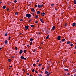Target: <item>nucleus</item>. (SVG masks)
<instances>
[{
    "instance_id": "obj_58",
    "label": "nucleus",
    "mask_w": 76,
    "mask_h": 76,
    "mask_svg": "<svg viewBox=\"0 0 76 76\" xmlns=\"http://www.w3.org/2000/svg\"><path fill=\"white\" fill-rule=\"evenodd\" d=\"M9 37L10 38H11V37H10V36Z\"/></svg>"
},
{
    "instance_id": "obj_53",
    "label": "nucleus",
    "mask_w": 76,
    "mask_h": 76,
    "mask_svg": "<svg viewBox=\"0 0 76 76\" xmlns=\"http://www.w3.org/2000/svg\"><path fill=\"white\" fill-rule=\"evenodd\" d=\"M64 26H66V25L65 24Z\"/></svg>"
},
{
    "instance_id": "obj_50",
    "label": "nucleus",
    "mask_w": 76,
    "mask_h": 76,
    "mask_svg": "<svg viewBox=\"0 0 76 76\" xmlns=\"http://www.w3.org/2000/svg\"><path fill=\"white\" fill-rule=\"evenodd\" d=\"M24 60H26V58H24Z\"/></svg>"
},
{
    "instance_id": "obj_20",
    "label": "nucleus",
    "mask_w": 76,
    "mask_h": 76,
    "mask_svg": "<svg viewBox=\"0 0 76 76\" xmlns=\"http://www.w3.org/2000/svg\"><path fill=\"white\" fill-rule=\"evenodd\" d=\"M64 71H66V72H68V70L67 69H65Z\"/></svg>"
},
{
    "instance_id": "obj_54",
    "label": "nucleus",
    "mask_w": 76,
    "mask_h": 76,
    "mask_svg": "<svg viewBox=\"0 0 76 76\" xmlns=\"http://www.w3.org/2000/svg\"><path fill=\"white\" fill-rule=\"evenodd\" d=\"M12 66H10V67H12Z\"/></svg>"
},
{
    "instance_id": "obj_41",
    "label": "nucleus",
    "mask_w": 76,
    "mask_h": 76,
    "mask_svg": "<svg viewBox=\"0 0 76 76\" xmlns=\"http://www.w3.org/2000/svg\"><path fill=\"white\" fill-rule=\"evenodd\" d=\"M27 47H29V45H27Z\"/></svg>"
},
{
    "instance_id": "obj_9",
    "label": "nucleus",
    "mask_w": 76,
    "mask_h": 76,
    "mask_svg": "<svg viewBox=\"0 0 76 76\" xmlns=\"http://www.w3.org/2000/svg\"><path fill=\"white\" fill-rule=\"evenodd\" d=\"M75 25H76V23H72V26H75Z\"/></svg>"
},
{
    "instance_id": "obj_11",
    "label": "nucleus",
    "mask_w": 76,
    "mask_h": 76,
    "mask_svg": "<svg viewBox=\"0 0 76 76\" xmlns=\"http://www.w3.org/2000/svg\"><path fill=\"white\" fill-rule=\"evenodd\" d=\"M49 37H50V36L48 35L46 37V39H48L49 38Z\"/></svg>"
},
{
    "instance_id": "obj_59",
    "label": "nucleus",
    "mask_w": 76,
    "mask_h": 76,
    "mask_svg": "<svg viewBox=\"0 0 76 76\" xmlns=\"http://www.w3.org/2000/svg\"><path fill=\"white\" fill-rule=\"evenodd\" d=\"M75 48L76 49V46L75 47Z\"/></svg>"
},
{
    "instance_id": "obj_56",
    "label": "nucleus",
    "mask_w": 76,
    "mask_h": 76,
    "mask_svg": "<svg viewBox=\"0 0 76 76\" xmlns=\"http://www.w3.org/2000/svg\"><path fill=\"white\" fill-rule=\"evenodd\" d=\"M9 40H10V38H9Z\"/></svg>"
},
{
    "instance_id": "obj_31",
    "label": "nucleus",
    "mask_w": 76,
    "mask_h": 76,
    "mask_svg": "<svg viewBox=\"0 0 76 76\" xmlns=\"http://www.w3.org/2000/svg\"><path fill=\"white\" fill-rule=\"evenodd\" d=\"M73 44H71L70 45V46H71L72 47L73 46Z\"/></svg>"
},
{
    "instance_id": "obj_62",
    "label": "nucleus",
    "mask_w": 76,
    "mask_h": 76,
    "mask_svg": "<svg viewBox=\"0 0 76 76\" xmlns=\"http://www.w3.org/2000/svg\"><path fill=\"white\" fill-rule=\"evenodd\" d=\"M30 76H32V75H30Z\"/></svg>"
},
{
    "instance_id": "obj_27",
    "label": "nucleus",
    "mask_w": 76,
    "mask_h": 76,
    "mask_svg": "<svg viewBox=\"0 0 76 76\" xmlns=\"http://www.w3.org/2000/svg\"><path fill=\"white\" fill-rule=\"evenodd\" d=\"M30 45H32V42H31L30 43Z\"/></svg>"
},
{
    "instance_id": "obj_3",
    "label": "nucleus",
    "mask_w": 76,
    "mask_h": 76,
    "mask_svg": "<svg viewBox=\"0 0 76 76\" xmlns=\"http://www.w3.org/2000/svg\"><path fill=\"white\" fill-rule=\"evenodd\" d=\"M43 6V5L42 4L41 5H38V7H39V8H40V7H42Z\"/></svg>"
},
{
    "instance_id": "obj_40",
    "label": "nucleus",
    "mask_w": 76,
    "mask_h": 76,
    "mask_svg": "<svg viewBox=\"0 0 76 76\" xmlns=\"http://www.w3.org/2000/svg\"><path fill=\"white\" fill-rule=\"evenodd\" d=\"M1 49H2V48H1L0 47V51H1Z\"/></svg>"
},
{
    "instance_id": "obj_18",
    "label": "nucleus",
    "mask_w": 76,
    "mask_h": 76,
    "mask_svg": "<svg viewBox=\"0 0 76 76\" xmlns=\"http://www.w3.org/2000/svg\"><path fill=\"white\" fill-rule=\"evenodd\" d=\"M40 20L42 23H43V20H42L41 19H40Z\"/></svg>"
},
{
    "instance_id": "obj_7",
    "label": "nucleus",
    "mask_w": 76,
    "mask_h": 76,
    "mask_svg": "<svg viewBox=\"0 0 76 76\" xmlns=\"http://www.w3.org/2000/svg\"><path fill=\"white\" fill-rule=\"evenodd\" d=\"M31 10L32 12H34V11H35V9L34 8H32Z\"/></svg>"
},
{
    "instance_id": "obj_29",
    "label": "nucleus",
    "mask_w": 76,
    "mask_h": 76,
    "mask_svg": "<svg viewBox=\"0 0 76 76\" xmlns=\"http://www.w3.org/2000/svg\"><path fill=\"white\" fill-rule=\"evenodd\" d=\"M35 7H38V5H35Z\"/></svg>"
},
{
    "instance_id": "obj_10",
    "label": "nucleus",
    "mask_w": 76,
    "mask_h": 76,
    "mask_svg": "<svg viewBox=\"0 0 76 76\" xmlns=\"http://www.w3.org/2000/svg\"><path fill=\"white\" fill-rule=\"evenodd\" d=\"M71 43V42H70V41H68L66 42L67 44H70Z\"/></svg>"
},
{
    "instance_id": "obj_47",
    "label": "nucleus",
    "mask_w": 76,
    "mask_h": 76,
    "mask_svg": "<svg viewBox=\"0 0 76 76\" xmlns=\"http://www.w3.org/2000/svg\"><path fill=\"white\" fill-rule=\"evenodd\" d=\"M36 73H38V72L37 71H36Z\"/></svg>"
},
{
    "instance_id": "obj_22",
    "label": "nucleus",
    "mask_w": 76,
    "mask_h": 76,
    "mask_svg": "<svg viewBox=\"0 0 76 76\" xmlns=\"http://www.w3.org/2000/svg\"><path fill=\"white\" fill-rule=\"evenodd\" d=\"M35 17L36 18H38V16L37 15H36V16H35Z\"/></svg>"
},
{
    "instance_id": "obj_55",
    "label": "nucleus",
    "mask_w": 76,
    "mask_h": 76,
    "mask_svg": "<svg viewBox=\"0 0 76 76\" xmlns=\"http://www.w3.org/2000/svg\"><path fill=\"white\" fill-rule=\"evenodd\" d=\"M60 43H61V41H60Z\"/></svg>"
},
{
    "instance_id": "obj_8",
    "label": "nucleus",
    "mask_w": 76,
    "mask_h": 76,
    "mask_svg": "<svg viewBox=\"0 0 76 76\" xmlns=\"http://www.w3.org/2000/svg\"><path fill=\"white\" fill-rule=\"evenodd\" d=\"M25 28L26 30H28V26H25Z\"/></svg>"
},
{
    "instance_id": "obj_57",
    "label": "nucleus",
    "mask_w": 76,
    "mask_h": 76,
    "mask_svg": "<svg viewBox=\"0 0 76 76\" xmlns=\"http://www.w3.org/2000/svg\"><path fill=\"white\" fill-rule=\"evenodd\" d=\"M65 25H67V23H65Z\"/></svg>"
},
{
    "instance_id": "obj_14",
    "label": "nucleus",
    "mask_w": 76,
    "mask_h": 76,
    "mask_svg": "<svg viewBox=\"0 0 76 76\" xmlns=\"http://www.w3.org/2000/svg\"><path fill=\"white\" fill-rule=\"evenodd\" d=\"M21 59H24V57L23 56H21Z\"/></svg>"
},
{
    "instance_id": "obj_64",
    "label": "nucleus",
    "mask_w": 76,
    "mask_h": 76,
    "mask_svg": "<svg viewBox=\"0 0 76 76\" xmlns=\"http://www.w3.org/2000/svg\"><path fill=\"white\" fill-rule=\"evenodd\" d=\"M9 69H10V68H9Z\"/></svg>"
},
{
    "instance_id": "obj_52",
    "label": "nucleus",
    "mask_w": 76,
    "mask_h": 76,
    "mask_svg": "<svg viewBox=\"0 0 76 76\" xmlns=\"http://www.w3.org/2000/svg\"><path fill=\"white\" fill-rule=\"evenodd\" d=\"M2 3V2H1V1H0V3L1 4Z\"/></svg>"
},
{
    "instance_id": "obj_6",
    "label": "nucleus",
    "mask_w": 76,
    "mask_h": 76,
    "mask_svg": "<svg viewBox=\"0 0 76 76\" xmlns=\"http://www.w3.org/2000/svg\"><path fill=\"white\" fill-rule=\"evenodd\" d=\"M37 14H40V11H38L37 12Z\"/></svg>"
},
{
    "instance_id": "obj_36",
    "label": "nucleus",
    "mask_w": 76,
    "mask_h": 76,
    "mask_svg": "<svg viewBox=\"0 0 76 76\" xmlns=\"http://www.w3.org/2000/svg\"><path fill=\"white\" fill-rule=\"evenodd\" d=\"M26 50H24V52L25 53L26 52Z\"/></svg>"
},
{
    "instance_id": "obj_45",
    "label": "nucleus",
    "mask_w": 76,
    "mask_h": 76,
    "mask_svg": "<svg viewBox=\"0 0 76 76\" xmlns=\"http://www.w3.org/2000/svg\"><path fill=\"white\" fill-rule=\"evenodd\" d=\"M27 75H29V73H27Z\"/></svg>"
},
{
    "instance_id": "obj_35",
    "label": "nucleus",
    "mask_w": 76,
    "mask_h": 76,
    "mask_svg": "<svg viewBox=\"0 0 76 76\" xmlns=\"http://www.w3.org/2000/svg\"><path fill=\"white\" fill-rule=\"evenodd\" d=\"M20 22H22V21H23V19H21V20H20Z\"/></svg>"
},
{
    "instance_id": "obj_39",
    "label": "nucleus",
    "mask_w": 76,
    "mask_h": 76,
    "mask_svg": "<svg viewBox=\"0 0 76 76\" xmlns=\"http://www.w3.org/2000/svg\"><path fill=\"white\" fill-rule=\"evenodd\" d=\"M47 75L48 76H49L50 75V73H48L47 74Z\"/></svg>"
},
{
    "instance_id": "obj_38",
    "label": "nucleus",
    "mask_w": 76,
    "mask_h": 76,
    "mask_svg": "<svg viewBox=\"0 0 76 76\" xmlns=\"http://www.w3.org/2000/svg\"><path fill=\"white\" fill-rule=\"evenodd\" d=\"M45 73H46V74H47V73H48V72L46 71L45 72Z\"/></svg>"
},
{
    "instance_id": "obj_26",
    "label": "nucleus",
    "mask_w": 76,
    "mask_h": 76,
    "mask_svg": "<svg viewBox=\"0 0 76 76\" xmlns=\"http://www.w3.org/2000/svg\"><path fill=\"white\" fill-rule=\"evenodd\" d=\"M30 26H31V27H34V26L33 25H30Z\"/></svg>"
},
{
    "instance_id": "obj_25",
    "label": "nucleus",
    "mask_w": 76,
    "mask_h": 76,
    "mask_svg": "<svg viewBox=\"0 0 76 76\" xmlns=\"http://www.w3.org/2000/svg\"><path fill=\"white\" fill-rule=\"evenodd\" d=\"M5 36H7V33H6L5 34Z\"/></svg>"
},
{
    "instance_id": "obj_49",
    "label": "nucleus",
    "mask_w": 76,
    "mask_h": 76,
    "mask_svg": "<svg viewBox=\"0 0 76 76\" xmlns=\"http://www.w3.org/2000/svg\"><path fill=\"white\" fill-rule=\"evenodd\" d=\"M74 76H76V74H74Z\"/></svg>"
},
{
    "instance_id": "obj_33",
    "label": "nucleus",
    "mask_w": 76,
    "mask_h": 76,
    "mask_svg": "<svg viewBox=\"0 0 76 76\" xmlns=\"http://www.w3.org/2000/svg\"><path fill=\"white\" fill-rule=\"evenodd\" d=\"M29 23H30V22H31V20H29Z\"/></svg>"
},
{
    "instance_id": "obj_13",
    "label": "nucleus",
    "mask_w": 76,
    "mask_h": 76,
    "mask_svg": "<svg viewBox=\"0 0 76 76\" xmlns=\"http://www.w3.org/2000/svg\"><path fill=\"white\" fill-rule=\"evenodd\" d=\"M7 41L5 40V44H7Z\"/></svg>"
},
{
    "instance_id": "obj_19",
    "label": "nucleus",
    "mask_w": 76,
    "mask_h": 76,
    "mask_svg": "<svg viewBox=\"0 0 76 76\" xmlns=\"http://www.w3.org/2000/svg\"><path fill=\"white\" fill-rule=\"evenodd\" d=\"M65 41V39H63L62 40V41L63 42L64 41Z\"/></svg>"
},
{
    "instance_id": "obj_17",
    "label": "nucleus",
    "mask_w": 76,
    "mask_h": 76,
    "mask_svg": "<svg viewBox=\"0 0 76 76\" xmlns=\"http://www.w3.org/2000/svg\"><path fill=\"white\" fill-rule=\"evenodd\" d=\"M30 41H33V39L30 38Z\"/></svg>"
},
{
    "instance_id": "obj_43",
    "label": "nucleus",
    "mask_w": 76,
    "mask_h": 76,
    "mask_svg": "<svg viewBox=\"0 0 76 76\" xmlns=\"http://www.w3.org/2000/svg\"><path fill=\"white\" fill-rule=\"evenodd\" d=\"M7 11H9V8H8L7 9Z\"/></svg>"
},
{
    "instance_id": "obj_30",
    "label": "nucleus",
    "mask_w": 76,
    "mask_h": 76,
    "mask_svg": "<svg viewBox=\"0 0 76 76\" xmlns=\"http://www.w3.org/2000/svg\"><path fill=\"white\" fill-rule=\"evenodd\" d=\"M54 6V4H51V6Z\"/></svg>"
},
{
    "instance_id": "obj_15",
    "label": "nucleus",
    "mask_w": 76,
    "mask_h": 76,
    "mask_svg": "<svg viewBox=\"0 0 76 76\" xmlns=\"http://www.w3.org/2000/svg\"><path fill=\"white\" fill-rule=\"evenodd\" d=\"M3 8L4 9H5L6 8V6H4L3 7Z\"/></svg>"
},
{
    "instance_id": "obj_1",
    "label": "nucleus",
    "mask_w": 76,
    "mask_h": 76,
    "mask_svg": "<svg viewBox=\"0 0 76 76\" xmlns=\"http://www.w3.org/2000/svg\"><path fill=\"white\" fill-rule=\"evenodd\" d=\"M31 15L30 14H26V17H27V18H31Z\"/></svg>"
},
{
    "instance_id": "obj_51",
    "label": "nucleus",
    "mask_w": 76,
    "mask_h": 76,
    "mask_svg": "<svg viewBox=\"0 0 76 76\" xmlns=\"http://www.w3.org/2000/svg\"><path fill=\"white\" fill-rule=\"evenodd\" d=\"M42 70H44V68H42Z\"/></svg>"
},
{
    "instance_id": "obj_48",
    "label": "nucleus",
    "mask_w": 76,
    "mask_h": 76,
    "mask_svg": "<svg viewBox=\"0 0 76 76\" xmlns=\"http://www.w3.org/2000/svg\"><path fill=\"white\" fill-rule=\"evenodd\" d=\"M67 75H70V73H68Z\"/></svg>"
},
{
    "instance_id": "obj_37",
    "label": "nucleus",
    "mask_w": 76,
    "mask_h": 76,
    "mask_svg": "<svg viewBox=\"0 0 76 76\" xmlns=\"http://www.w3.org/2000/svg\"><path fill=\"white\" fill-rule=\"evenodd\" d=\"M41 64H39V65H38V66L39 67V66H41Z\"/></svg>"
},
{
    "instance_id": "obj_2",
    "label": "nucleus",
    "mask_w": 76,
    "mask_h": 76,
    "mask_svg": "<svg viewBox=\"0 0 76 76\" xmlns=\"http://www.w3.org/2000/svg\"><path fill=\"white\" fill-rule=\"evenodd\" d=\"M57 39L58 41L60 40V39H61V37L60 36H58L57 38Z\"/></svg>"
},
{
    "instance_id": "obj_5",
    "label": "nucleus",
    "mask_w": 76,
    "mask_h": 76,
    "mask_svg": "<svg viewBox=\"0 0 76 76\" xmlns=\"http://www.w3.org/2000/svg\"><path fill=\"white\" fill-rule=\"evenodd\" d=\"M23 52V51H22V50H20V52H19L20 54H21Z\"/></svg>"
},
{
    "instance_id": "obj_44",
    "label": "nucleus",
    "mask_w": 76,
    "mask_h": 76,
    "mask_svg": "<svg viewBox=\"0 0 76 76\" xmlns=\"http://www.w3.org/2000/svg\"><path fill=\"white\" fill-rule=\"evenodd\" d=\"M39 60H37V63H38V62H39Z\"/></svg>"
},
{
    "instance_id": "obj_42",
    "label": "nucleus",
    "mask_w": 76,
    "mask_h": 76,
    "mask_svg": "<svg viewBox=\"0 0 76 76\" xmlns=\"http://www.w3.org/2000/svg\"><path fill=\"white\" fill-rule=\"evenodd\" d=\"M35 23H38V21H35Z\"/></svg>"
},
{
    "instance_id": "obj_32",
    "label": "nucleus",
    "mask_w": 76,
    "mask_h": 76,
    "mask_svg": "<svg viewBox=\"0 0 76 76\" xmlns=\"http://www.w3.org/2000/svg\"><path fill=\"white\" fill-rule=\"evenodd\" d=\"M35 66V64L34 63L33 64V66Z\"/></svg>"
},
{
    "instance_id": "obj_63",
    "label": "nucleus",
    "mask_w": 76,
    "mask_h": 76,
    "mask_svg": "<svg viewBox=\"0 0 76 76\" xmlns=\"http://www.w3.org/2000/svg\"><path fill=\"white\" fill-rule=\"evenodd\" d=\"M48 67H49V66H48L47 68H48Z\"/></svg>"
},
{
    "instance_id": "obj_60",
    "label": "nucleus",
    "mask_w": 76,
    "mask_h": 76,
    "mask_svg": "<svg viewBox=\"0 0 76 76\" xmlns=\"http://www.w3.org/2000/svg\"><path fill=\"white\" fill-rule=\"evenodd\" d=\"M55 10H57V9H56Z\"/></svg>"
},
{
    "instance_id": "obj_23",
    "label": "nucleus",
    "mask_w": 76,
    "mask_h": 76,
    "mask_svg": "<svg viewBox=\"0 0 76 76\" xmlns=\"http://www.w3.org/2000/svg\"><path fill=\"white\" fill-rule=\"evenodd\" d=\"M15 48L16 50H18V48H17V47H15Z\"/></svg>"
},
{
    "instance_id": "obj_61",
    "label": "nucleus",
    "mask_w": 76,
    "mask_h": 76,
    "mask_svg": "<svg viewBox=\"0 0 76 76\" xmlns=\"http://www.w3.org/2000/svg\"><path fill=\"white\" fill-rule=\"evenodd\" d=\"M16 75H18V74L17 73V74Z\"/></svg>"
},
{
    "instance_id": "obj_24",
    "label": "nucleus",
    "mask_w": 76,
    "mask_h": 76,
    "mask_svg": "<svg viewBox=\"0 0 76 76\" xmlns=\"http://www.w3.org/2000/svg\"><path fill=\"white\" fill-rule=\"evenodd\" d=\"M74 4H76V0H74Z\"/></svg>"
},
{
    "instance_id": "obj_34",
    "label": "nucleus",
    "mask_w": 76,
    "mask_h": 76,
    "mask_svg": "<svg viewBox=\"0 0 76 76\" xmlns=\"http://www.w3.org/2000/svg\"><path fill=\"white\" fill-rule=\"evenodd\" d=\"M14 3H16L17 2V1L16 0H15L14 1Z\"/></svg>"
},
{
    "instance_id": "obj_16",
    "label": "nucleus",
    "mask_w": 76,
    "mask_h": 76,
    "mask_svg": "<svg viewBox=\"0 0 76 76\" xmlns=\"http://www.w3.org/2000/svg\"><path fill=\"white\" fill-rule=\"evenodd\" d=\"M15 15H16V16H18V13L16 12L15 13Z\"/></svg>"
},
{
    "instance_id": "obj_28",
    "label": "nucleus",
    "mask_w": 76,
    "mask_h": 76,
    "mask_svg": "<svg viewBox=\"0 0 76 76\" xmlns=\"http://www.w3.org/2000/svg\"><path fill=\"white\" fill-rule=\"evenodd\" d=\"M32 72H35V70H34V69H33L32 70Z\"/></svg>"
},
{
    "instance_id": "obj_21",
    "label": "nucleus",
    "mask_w": 76,
    "mask_h": 76,
    "mask_svg": "<svg viewBox=\"0 0 76 76\" xmlns=\"http://www.w3.org/2000/svg\"><path fill=\"white\" fill-rule=\"evenodd\" d=\"M8 61H9V62H10L11 61V60H10V59H8Z\"/></svg>"
},
{
    "instance_id": "obj_4",
    "label": "nucleus",
    "mask_w": 76,
    "mask_h": 76,
    "mask_svg": "<svg viewBox=\"0 0 76 76\" xmlns=\"http://www.w3.org/2000/svg\"><path fill=\"white\" fill-rule=\"evenodd\" d=\"M45 14L44 12H43L41 14V16H44L45 15Z\"/></svg>"
},
{
    "instance_id": "obj_46",
    "label": "nucleus",
    "mask_w": 76,
    "mask_h": 76,
    "mask_svg": "<svg viewBox=\"0 0 76 76\" xmlns=\"http://www.w3.org/2000/svg\"><path fill=\"white\" fill-rule=\"evenodd\" d=\"M39 76H42L41 74H40Z\"/></svg>"
},
{
    "instance_id": "obj_12",
    "label": "nucleus",
    "mask_w": 76,
    "mask_h": 76,
    "mask_svg": "<svg viewBox=\"0 0 76 76\" xmlns=\"http://www.w3.org/2000/svg\"><path fill=\"white\" fill-rule=\"evenodd\" d=\"M55 28V26H53L52 28V30H54V28Z\"/></svg>"
}]
</instances>
